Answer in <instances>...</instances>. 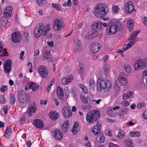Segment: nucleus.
I'll return each mask as SVG.
<instances>
[{"label": "nucleus", "mask_w": 147, "mask_h": 147, "mask_svg": "<svg viewBox=\"0 0 147 147\" xmlns=\"http://www.w3.org/2000/svg\"><path fill=\"white\" fill-rule=\"evenodd\" d=\"M111 82L107 79L98 78L97 80V89L98 92L103 90L105 92H107L111 89Z\"/></svg>", "instance_id": "f257e3e1"}, {"label": "nucleus", "mask_w": 147, "mask_h": 147, "mask_svg": "<svg viewBox=\"0 0 147 147\" xmlns=\"http://www.w3.org/2000/svg\"><path fill=\"white\" fill-rule=\"evenodd\" d=\"M109 11V9L104 4L98 3L94 7V12L97 17L102 18L105 16Z\"/></svg>", "instance_id": "f03ea898"}, {"label": "nucleus", "mask_w": 147, "mask_h": 147, "mask_svg": "<svg viewBox=\"0 0 147 147\" xmlns=\"http://www.w3.org/2000/svg\"><path fill=\"white\" fill-rule=\"evenodd\" d=\"M123 26L119 21L114 22H109V24L107 26L106 31L107 35H111L115 34L118 30H122Z\"/></svg>", "instance_id": "7ed1b4c3"}, {"label": "nucleus", "mask_w": 147, "mask_h": 147, "mask_svg": "<svg viewBox=\"0 0 147 147\" xmlns=\"http://www.w3.org/2000/svg\"><path fill=\"white\" fill-rule=\"evenodd\" d=\"M100 113L98 110H94L88 113L86 116L87 122L92 123L96 121L100 117Z\"/></svg>", "instance_id": "20e7f679"}, {"label": "nucleus", "mask_w": 147, "mask_h": 147, "mask_svg": "<svg viewBox=\"0 0 147 147\" xmlns=\"http://www.w3.org/2000/svg\"><path fill=\"white\" fill-rule=\"evenodd\" d=\"M140 32V31L138 30L134 31L133 32L128 39V40L129 41V42L127 44L123 46L122 50L123 51H125L130 48L136 42L137 36Z\"/></svg>", "instance_id": "39448f33"}, {"label": "nucleus", "mask_w": 147, "mask_h": 147, "mask_svg": "<svg viewBox=\"0 0 147 147\" xmlns=\"http://www.w3.org/2000/svg\"><path fill=\"white\" fill-rule=\"evenodd\" d=\"M146 67H147V58H139L136 61L134 67L135 71H138Z\"/></svg>", "instance_id": "423d86ee"}, {"label": "nucleus", "mask_w": 147, "mask_h": 147, "mask_svg": "<svg viewBox=\"0 0 147 147\" xmlns=\"http://www.w3.org/2000/svg\"><path fill=\"white\" fill-rule=\"evenodd\" d=\"M101 47V45L99 43L96 42H93L89 46V50L92 53H95L99 51Z\"/></svg>", "instance_id": "0eeeda50"}, {"label": "nucleus", "mask_w": 147, "mask_h": 147, "mask_svg": "<svg viewBox=\"0 0 147 147\" xmlns=\"http://www.w3.org/2000/svg\"><path fill=\"white\" fill-rule=\"evenodd\" d=\"M124 9L125 13L128 14L131 13L133 11H136L134 9L133 4L130 1L125 3Z\"/></svg>", "instance_id": "6e6552de"}, {"label": "nucleus", "mask_w": 147, "mask_h": 147, "mask_svg": "<svg viewBox=\"0 0 147 147\" xmlns=\"http://www.w3.org/2000/svg\"><path fill=\"white\" fill-rule=\"evenodd\" d=\"M118 81L122 86H125L127 85L128 79L124 73L121 72L120 73L118 76Z\"/></svg>", "instance_id": "1a4fd4ad"}, {"label": "nucleus", "mask_w": 147, "mask_h": 147, "mask_svg": "<svg viewBox=\"0 0 147 147\" xmlns=\"http://www.w3.org/2000/svg\"><path fill=\"white\" fill-rule=\"evenodd\" d=\"M18 100L20 102L25 104L30 101V97L29 95L23 93L18 94Z\"/></svg>", "instance_id": "9d476101"}, {"label": "nucleus", "mask_w": 147, "mask_h": 147, "mask_svg": "<svg viewBox=\"0 0 147 147\" xmlns=\"http://www.w3.org/2000/svg\"><path fill=\"white\" fill-rule=\"evenodd\" d=\"M107 24L106 23H102L100 21H97L94 22L92 25L91 28L94 30H100L103 28L102 26L106 27L107 26Z\"/></svg>", "instance_id": "9b49d317"}, {"label": "nucleus", "mask_w": 147, "mask_h": 147, "mask_svg": "<svg viewBox=\"0 0 147 147\" xmlns=\"http://www.w3.org/2000/svg\"><path fill=\"white\" fill-rule=\"evenodd\" d=\"M38 71L42 77L45 78L47 76L48 73V70L44 66L42 65L39 66L38 67Z\"/></svg>", "instance_id": "f8f14e48"}, {"label": "nucleus", "mask_w": 147, "mask_h": 147, "mask_svg": "<svg viewBox=\"0 0 147 147\" xmlns=\"http://www.w3.org/2000/svg\"><path fill=\"white\" fill-rule=\"evenodd\" d=\"M39 26V27H42V29L40 30L43 36L46 35L51 28V25L50 24H47L45 26L43 23H41L40 24Z\"/></svg>", "instance_id": "ddd939ff"}, {"label": "nucleus", "mask_w": 147, "mask_h": 147, "mask_svg": "<svg viewBox=\"0 0 147 147\" xmlns=\"http://www.w3.org/2000/svg\"><path fill=\"white\" fill-rule=\"evenodd\" d=\"M53 25L54 29L56 30H60L64 27L63 22L58 19L54 20Z\"/></svg>", "instance_id": "4468645a"}, {"label": "nucleus", "mask_w": 147, "mask_h": 147, "mask_svg": "<svg viewBox=\"0 0 147 147\" xmlns=\"http://www.w3.org/2000/svg\"><path fill=\"white\" fill-rule=\"evenodd\" d=\"M83 46L79 40H75L74 42V51L76 53L79 52L83 49Z\"/></svg>", "instance_id": "2eb2a0df"}, {"label": "nucleus", "mask_w": 147, "mask_h": 147, "mask_svg": "<svg viewBox=\"0 0 147 147\" xmlns=\"http://www.w3.org/2000/svg\"><path fill=\"white\" fill-rule=\"evenodd\" d=\"M63 116L64 118H68L71 115V109L69 107L66 106L64 107L62 109Z\"/></svg>", "instance_id": "dca6fc26"}, {"label": "nucleus", "mask_w": 147, "mask_h": 147, "mask_svg": "<svg viewBox=\"0 0 147 147\" xmlns=\"http://www.w3.org/2000/svg\"><path fill=\"white\" fill-rule=\"evenodd\" d=\"M11 38L13 42H19L21 40L22 36L19 32H16L12 34Z\"/></svg>", "instance_id": "f3484780"}, {"label": "nucleus", "mask_w": 147, "mask_h": 147, "mask_svg": "<svg viewBox=\"0 0 147 147\" xmlns=\"http://www.w3.org/2000/svg\"><path fill=\"white\" fill-rule=\"evenodd\" d=\"M12 61L10 59L6 60L4 64V70L6 73H9L11 66Z\"/></svg>", "instance_id": "a211bd4d"}, {"label": "nucleus", "mask_w": 147, "mask_h": 147, "mask_svg": "<svg viewBox=\"0 0 147 147\" xmlns=\"http://www.w3.org/2000/svg\"><path fill=\"white\" fill-rule=\"evenodd\" d=\"M52 135L53 137L58 140H61L63 136L62 132L58 130L53 131L52 132Z\"/></svg>", "instance_id": "6ab92c4d"}, {"label": "nucleus", "mask_w": 147, "mask_h": 147, "mask_svg": "<svg viewBox=\"0 0 147 147\" xmlns=\"http://www.w3.org/2000/svg\"><path fill=\"white\" fill-rule=\"evenodd\" d=\"M13 9L12 7L11 6L7 7L4 10L3 13L4 16L8 18L11 17Z\"/></svg>", "instance_id": "aec40b11"}, {"label": "nucleus", "mask_w": 147, "mask_h": 147, "mask_svg": "<svg viewBox=\"0 0 147 147\" xmlns=\"http://www.w3.org/2000/svg\"><path fill=\"white\" fill-rule=\"evenodd\" d=\"M102 125L100 124H97L92 129V131L95 135H98L100 132Z\"/></svg>", "instance_id": "412c9836"}, {"label": "nucleus", "mask_w": 147, "mask_h": 147, "mask_svg": "<svg viewBox=\"0 0 147 147\" xmlns=\"http://www.w3.org/2000/svg\"><path fill=\"white\" fill-rule=\"evenodd\" d=\"M33 123L34 126L38 128H42L44 126L43 121L39 119H36L33 120Z\"/></svg>", "instance_id": "4be33fe9"}, {"label": "nucleus", "mask_w": 147, "mask_h": 147, "mask_svg": "<svg viewBox=\"0 0 147 147\" xmlns=\"http://www.w3.org/2000/svg\"><path fill=\"white\" fill-rule=\"evenodd\" d=\"M29 89H31L33 92H35L39 88L38 85L35 83L30 82L28 85Z\"/></svg>", "instance_id": "5701e85b"}, {"label": "nucleus", "mask_w": 147, "mask_h": 147, "mask_svg": "<svg viewBox=\"0 0 147 147\" xmlns=\"http://www.w3.org/2000/svg\"><path fill=\"white\" fill-rule=\"evenodd\" d=\"M42 28V27H39V26L38 28H35L34 31V37L36 38H37L40 37L42 35L41 33V30Z\"/></svg>", "instance_id": "b1692460"}, {"label": "nucleus", "mask_w": 147, "mask_h": 147, "mask_svg": "<svg viewBox=\"0 0 147 147\" xmlns=\"http://www.w3.org/2000/svg\"><path fill=\"white\" fill-rule=\"evenodd\" d=\"M49 115L50 118L53 121L56 120L59 116L58 113L55 111L50 112Z\"/></svg>", "instance_id": "393cba45"}, {"label": "nucleus", "mask_w": 147, "mask_h": 147, "mask_svg": "<svg viewBox=\"0 0 147 147\" xmlns=\"http://www.w3.org/2000/svg\"><path fill=\"white\" fill-rule=\"evenodd\" d=\"M57 94L59 98L61 99H63L64 97L63 92L60 86L57 87Z\"/></svg>", "instance_id": "a878e982"}, {"label": "nucleus", "mask_w": 147, "mask_h": 147, "mask_svg": "<svg viewBox=\"0 0 147 147\" xmlns=\"http://www.w3.org/2000/svg\"><path fill=\"white\" fill-rule=\"evenodd\" d=\"M133 94V92L129 91L123 94L122 98L123 100H125L128 98H131L132 97Z\"/></svg>", "instance_id": "bb28decb"}, {"label": "nucleus", "mask_w": 147, "mask_h": 147, "mask_svg": "<svg viewBox=\"0 0 147 147\" xmlns=\"http://www.w3.org/2000/svg\"><path fill=\"white\" fill-rule=\"evenodd\" d=\"M69 125V123L67 121H65L61 126L62 130L64 133H66L67 130Z\"/></svg>", "instance_id": "cd10ccee"}, {"label": "nucleus", "mask_w": 147, "mask_h": 147, "mask_svg": "<svg viewBox=\"0 0 147 147\" xmlns=\"http://www.w3.org/2000/svg\"><path fill=\"white\" fill-rule=\"evenodd\" d=\"M8 18L4 16L0 20V26L1 27H4L8 21Z\"/></svg>", "instance_id": "c85d7f7f"}, {"label": "nucleus", "mask_w": 147, "mask_h": 147, "mask_svg": "<svg viewBox=\"0 0 147 147\" xmlns=\"http://www.w3.org/2000/svg\"><path fill=\"white\" fill-rule=\"evenodd\" d=\"M80 98L82 101L84 103L87 104L90 101V97L88 96L85 97L82 94L80 95Z\"/></svg>", "instance_id": "c756f323"}, {"label": "nucleus", "mask_w": 147, "mask_h": 147, "mask_svg": "<svg viewBox=\"0 0 147 147\" xmlns=\"http://www.w3.org/2000/svg\"><path fill=\"white\" fill-rule=\"evenodd\" d=\"M124 69L127 73L129 74L131 71L132 68L129 63H125L124 65Z\"/></svg>", "instance_id": "7c9ffc66"}, {"label": "nucleus", "mask_w": 147, "mask_h": 147, "mask_svg": "<svg viewBox=\"0 0 147 147\" xmlns=\"http://www.w3.org/2000/svg\"><path fill=\"white\" fill-rule=\"evenodd\" d=\"M73 79V77L70 76L67 78H63L61 80L63 84H66L71 82Z\"/></svg>", "instance_id": "2f4dec72"}, {"label": "nucleus", "mask_w": 147, "mask_h": 147, "mask_svg": "<svg viewBox=\"0 0 147 147\" xmlns=\"http://www.w3.org/2000/svg\"><path fill=\"white\" fill-rule=\"evenodd\" d=\"M125 133L124 130L122 129H119L118 134L117 135V137L119 138L123 139L124 138Z\"/></svg>", "instance_id": "473e14b6"}, {"label": "nucleus", "mask_w": 147, "mask_h": 147, "mask_svg": "<svg viewBox=\"0 0 147 147\" xmlns=\"http://www.w3.org/2000/svg\"><path fill=\"white\" fill-rule=\"evenodd\" d=\"M124 146L127 147H134V145L132 141L127 139H125L123 142Z\"/></svg>", "instance_id": "72a5a7b5"}, {"label": "nucleus", "mask_w": 147, "mask_h": 147, "mask_svg": "<svg viewBox=\"0 0 147 147\" xmlns=\"http://www.w3.org/2000/svg\"><path fill=\"white\" fill-rule=\"evenodd\" d=\"M36 109V106L35 105V103L33 104L29 108L28 114L30 115H32L33 113L35 112Z\"/></svg>", "instance_id": "f704fd0d"}, {"label": "nucleus", "mask_w": 147, "mask_h": 147, "mask_svg": "<svg viewBox=\"0 0 147 147\" xmlns=\"http://www.w3.org/2000/svg\"><path fill=\"white\" fill-rule=\"evenodd\" d=\"M133 20L131 19L129 20L127 22V26L129 31H130L134 28Z\"/></svg>", "instance_id": "c9c22d12"}, {"label": "nucleus", "mask_w": 147, "mask_h": 147, "mask_svg": "<svg viewBox=\"0 0 147 147\" xmlns=\"http://www.w3.org/2000/svg\"><path fill=\"white\" fill-rule=\"evenodd\" d=\"M140 132L137 131H131L129 133V135L131 137H139L140 136Z\"/></svg>", "instance_id": "e433bc0d"}, {"label": "nucleus", "mask_w": 147, "mask_h": 147, "mask_svg": "<svg viewBox=\"0 0 147 147\" xmlns=\"http://www.w3.org/2000/svg\"><path fill=\"white\" fill-rule=\"evenodd\" d=\"M96 140L98 143H103L105 141V136L103 134H100L99 136L97 137Z\"/></svg>", "instance_id": "4c0bfd02"}, {"label": "nucleus", "mask_w": 147, "mask_h": 147, "mask_svg": "<svg viewBox=\"0 0 147 147\" xmlns=\"http://www.w3.org/2000/svg\"><path fill=\"white\" fill-rule=\"evenodd\" d=\"M128 112V109L126 107H121L120 109V112L118 113L120 116H123L126 114Z\"/></svg>", "instance_id": "58836bf2"}, {"label": "nucleus", "mask_w": 147, "mask_h": 147, "mask_svg": "<svg viewBox=\"0 0 147 147\" xmlns=\"http://www.w3.org/2000/svg\"><path fill=\"white\" fill-rule=\"evenodd\" d=\"M78 86L82 89L83 93L85 94H87L88 93V88L86 86L82 84H79L78 85Z\"/></svg>", "instance_id": "ea45409f"}, {"label": "nucleus", "mask_w": 147, "mask_h": 147, "mask_svg": "<svg viewBox=\"0 0 147 147\" xmlns=\"http://www.w3.org/2000/svg\"><path fill=\"white\" fill-rule=\"evenodd\" d=\"M12 133L11 129L9 127H7L5 130L4 136L7 138H8L10 136Z\"/></svg>", "instance_id": "a19ab883"}, {"label": "nucleus", "mask_w": 147, "mask_h": 147, "mask_svg": "<svg viewBox=\"0 0 147 147\" xmlns=\"http://www.w3.org/2000/svg\"><path fill=\"white\" fill-rule=\"evenodd\" d=\"M50 51H46L44 52L43 57L45 59L49 60L51 58Z\"/></svg>", "instance_id": "79ce46f5"}, {"label": "nucleus", "mask_w": 147, "mask_h": 147, "mask_svg": "<svg viewBox=\"0 0 147 147\" xmlns=\"http://www.w3.org/2000/svg\"><path fill=\"white\" fill-rule=\"evenodd\" d=\"M104 73L106 76L108 75L109 73V67L108 65L105 64V67L104 68Z\"/></svg>", "instance_id": "37998d69"}, {"label": "nucleus", "mask_w": 147, "mask_h": 147, "mask_svg": "<svg viewBox=\"0 0 147 147\" xmlns=\"http://www.w3.org/2000/svg\"><path fill=\"white\" fill-rule=\"evenodd\" d=\"M119 11V7L117 5H114L112 6V11L114 13H117Z\"/></svg>", "instance_id": "c03bdc74"}, {"label": "nucleus", "mask_w": 147, "mask_h": 147, "mask_svg": "<svg viewBox=\"0 0 147 147\" xmlns=\"http://www.w3.org/2000/svg\"><path fill=\"white\" fill-rule=\"evenodd\" d=\"M8 55V53L6 51V49H4V50L3 49L1 50V51L0 52V56L3 57V56H7Z\"/></svg>", "instance_id": "a18cd8bd"}, {"label": "nucleus", "mask_w": 147, "mask_h": 147, "mask_svg": "<svg viewBox=\"0 0 147 147\" xmlns=\"http://www.w3.org/2000/svg\"><path fill=\"white\" fill-rule=\"evenodd\" d=\"M129 105L130 103L126 100L123 101L120 103L121 105L123 107H127Z\"/></svg>", "instance_id": "49530a36"}, {"label": "nucleus", "mask_w": 147, "mask_h": 147, "mask_svg": "<svg viewBox=\"0 0 147 147\" xmlns=\"http://www.w3.org/2000/svg\"><path fill=\"white\" fill-rule=\"evenodd\" d=\"M145 104L144 102L142 101L137 104V107L138 109H141L145 107Z\"/></svg>", "instance_id": "de8ad7c7"}, {"label": "nucleus", "mask_w": 147, "mask_h": 147, "mask_svg": "<svg viewBox=\"0 0 147 147\" xmlns=\"http://www.w3.org/2000/svg\"><path fill=\"white\" fill-rule=\"evenodd\" d=\"M89 86L90 88H93L95 86V82L92 79H90L89 81Z\"/></svg>", "instance_id": "09e8293b"}, {"label": "nucleus", "mask_w": 147, "mask_h": 147, "mask_svg": "<svg viewBox=\"0 0 147 147\" xmlns=\"http://www.w3.org/2000/svg\"><path fill=\"white\" fill-rule=\"evenodd\" d=\"M92 108V106L90 105H87L83 106L82 109L84 110L89 111Z\"/></svg>", "instance_id": "8fccbe9b"}, {"label": "nucleus", "mask_w": 147, "mask_h": 147, "mask_svg": "<svg viewBox=\"0 0 147 147\" xmlns=\"http://www.w3.org/2000/svg\"><path fill=\"white\" fill-rule=\"evenodd\" d=\"M24 35L25 39L26 41H28L30 38L29 34L26 31L24 32Z\"/></svg>", "instance_id": "3c124183"}, {"label": "nucleus", "mask_w": 147, "mask_h": 147, "mask_svg": "<svg viewBox=\"0 0 147 147\" xmlns=\"http://www.w3.org/2000/svg\"><path fill=\"white\" fill-rule=\"evenodd\" d=\"M143 82L147 80V70L144 71L143 72Z\"/></svg>", "instance_id": "603ef678"}, {"label": "nucleus", "mask_w": 147, "mask_h": 147, "mask_svg": "<svg viewBox=\"0 0 147 147\" xmlns=\"http://www.w3.org/2000/svg\"><path fill=\"white\" fill-rule=\"evenodd\" d=\"M0 91L2 92H5L7 90V86H2L0 88Z\"/></svg>", "instance_id": "864d4df0"}, {"label": "nucleus", "mask_w": 147, "mask_h": 147, "mask_svg": "<svg viewBox=\"0 0 147 147\" xmlns=\"http://www.w3.org/2000/svg\"><path fill=\"white\" fill-rule=\"evenodd\" d=\"M91 33L94 38L96 37L99 34L98 31L97 30H94L92 31Z\"/></svg>", "instance_id": "5fc2aeb1"}, {"label": "nucleus", "mask_w": 147, "mask_h": 147, "mask_svg": "<svg viewBox=\"0 0 147 147\" xmlns=\"http://www.w3.org/2000/svg\"><path fill=\"white\" fill-rule=\"evenodd\" d=\"M52 6L53 7L56 9L58 10H61V8L58 4L53 3L52 4Z\"/></svg>", "instance_id": "6e6d98bb"}, {"label": "nucleus", "mask_w": 147, "mask_h": 147, "mask_svg": "<svg viewBox=\"0 0 147 147\" xmlns=\"http://www.w3.org/2000/svg\"><path fill=\"white\" fill-rule=\"evenodd\" d=\"M79 130V128L72 127L71 131L73 134H76Z\"/></svg>", "instance_id": "4d7b16f0"}, {"label": "nucleus", "mask_w": 147, "mask_h": 147, "mask_svg": "<svg viewBox=\"0 0 147 147\" xmlns=\"http://www.w3.org/2000/svg\"><path fill=\"white\" fill-rule=\"evenodd\" d=\"M10 101L11 104L14 105L15 102V97L13 95H11L10 97Z\"/></svg>", "instance_id": "13d9d810"}, {"label": "nucleus", "mask_w": 147, "mask_h": 147, "mask_svg": "<svg viewBox=\"0 0 147 147\" xmlns=\"http://www.w3.org/2000/svg\"><path fill=\"white\" fill-rule=\"evenodd\" d=\"M37 3L39 6H42L44 4V0H36Z\"/></svg>", "instance_id": "bf43d9fd"}, {"label": "nucleus", "mask_w": 147, "mask_h": 147, "mask_svg": "<svg viewBox=\"0 0 147 147\" xmlns=\"http://www.w3.org/2000/svg\"><path fill=\"white\" fill-rule=\"evenodd\" d=\"M142 116L145 119H147V109L146 110L142 115Z\"/></svg>", "instance_id": "052dcab7"}, {"label": "nucleus", "mask_w": 147, "mask_h": 147, "mask_svg": "<svg viewBox=\"0 0 147 147\" xmlns=\"http://www.w3.org/2000/svg\"><path fill=\"white\" fill-rule=\"evenodd\" d=\"M5 98L4 96L3 95L0 96V103L1 104H3L5 102Z\"/></svg>", "instance_id": "680f3d73"}, {"label": "nucleus", "mask_w": 147, "mask_h": 147, "mask_svg": "<svg viewBox=\"0 0 147 147\" xmlns=\"http://www.w3.org/2000/svg\"><path fill=\"white\" fill-rule=\"evenodd\" d=\"M105 134L109 136H112V134L110 130L109 129H107L105 131Z\"/></svg>", "instance_id": "e2e57ef3"}, {"label": "nucleus", "mask_w": 147, "mask_h": 147, "mask_svg": "<svg viewBox=\"0 0 147 147\" xmlns=\"http://www.w3.org/2000/svg\"><path fill=\"white\" fill-rule=\"evenodd\" d=\"M142 21L144 24L146 26H147V17H144L142 18Z\"/></svg>", "instance_id": "0e129e2a"}, {"label": "nucleus", "mask_w": 147, "mask_h": 147, "mask_svg": "<svg viewBox=\"0 0 147 147\" xmlns=\"http://www.w3.org/2000/svg\"><path fill=\"white\" fill-rule=\"evenodd\" d=\"M3 109L4 114H7L8 112L7 107L6 106H5L3 107Z\"/></svg>", "instance_id": "69168bd1"}, {"label": "nucleus", "mask_w": 147, "mask_h": 147, "mask_svg": "<svg viewBox=\"0 0 147 147\" xmlns=\"http://www.w3.org/2000/svg\"><path fill=\"white\" fill-rule=\"evenodd\" d=\"M86 38L89 39L94 38L92 36V34L91 33H89L86 36Z\"/></svg>", "instance_id": "338daca9"}, {"label": "nucleus", "mask_w": 147, "mask_h": 147, "mask_svg": "<svg viewBox=\"0 0 147 147\" xmlns=\"http://www.w3.org/2000/svg\"><path fill=\"white\" fill-rule=\"evenodd\" d=\"M109 144V147H119V146L118 145L113 143H110Z\"/></svg>", "instance_id": "774afa93"}]
</instances>
